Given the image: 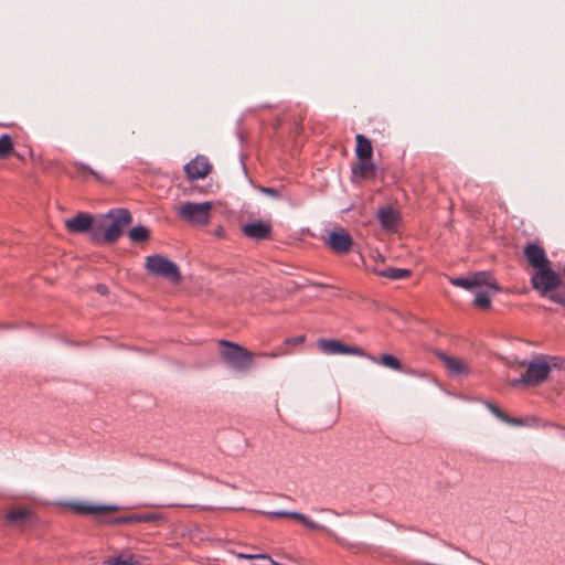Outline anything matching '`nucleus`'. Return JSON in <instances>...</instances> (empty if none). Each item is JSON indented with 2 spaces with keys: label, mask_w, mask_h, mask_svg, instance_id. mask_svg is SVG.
I'll return each instance as SVG.
<instances>
[{
  "label": "nucleus",
  "mask_w": 565,
  "mask_h": 565,
  "mask_svg": "<svg viewBox=\"0 0 565 565\" xmlns=\"http://www.w3.org/2000/svg\"><path fill=\"white\" fill-rule=\"evenodd\" d=\"M449 282L456 287L473 291V305L482 309L489 308L491 306L490 296L500 291V286L491 271H477L465 277H450Z\"/></svg>",
  "instance_id": "nucleus-1"
},
{
  "label": "nucleus",
  "mask_w": 565,
  "mask_h": 565,
  "mask_svg": "<svg viewBox=\"0 0 565 565\" xmlns=\"http://www.w3.org/2000/svg\"><path fill=\"white\" fill-rule=\"evenodd\" d=\"M131 222L132 216L127 209H113L92 228L90 241L97 245L114 244Z\"/></svg>",
  "instance_id": "nucleus-2"
},
{
  "label": "nucleus",
  "mask_w": 565,
  "mask_h": 565,
  "mask_svg": "<svg viewBox=\"0 0 565 565\" xmlns=\"http://www.w3.org/2000/svg\"><path fill=\"white\" fill-rule=\"evenodd\" d=\"M518 365L525 367V373L519 379L512 380L510 382L511 386H536L548 377L552 370L561 369L563 366V360L555 355L536 354L530 361H519Z\"/></svg>",
  "instance_id": "nucleus-3"
},
{
  "label": "nucleus",
  "mask_w": 565,
  "mask_h": 565,
  "mask_svg": "<svg viewBox=\"0 0 565 565\" xmlns=\"http://www.w3.org/2000/svg\"><path fill=\"white\" fill-rule=\"evenodd\" d=\"M218 343L226 348L221 352V356L233 370L247 372L254 366V354L244 347L227 340H220Z\"/></svg>",
  "instance_id": "nucleus-4"
},
{
  "label": "nucleus",
  "mask_w": 565,
  "mask_h": 565,
  "mask_svg": "<svg viewBox=\"0 0 565 565\" xmlns=\"http://www.w3.org/2000/svg\"><path fill=\"white\" fill-rule=\"evenodd\" d=\"M213 203L205 202H184L175 210L178 216L196 226H204L210 222Z\"/></svg>",
  "instance_id": "nucleus-5"
},
{
  "label": "nucleus",
  "mask_w": 565,
  "mask_h": 565,
  "mask_svg": "<svg viewBox=\"0 0 565 565\" xmlns=\"http://www.w3.org/2000/svg\"><path fill=\"white\" fill-rule=\"evenodd\" d=\"M146 269L150 274L172 282H179L181 279L177 264L160 254L150 255L146 258Z\"/></svg>",
  "instance_id": "nucleus-6"
},
{
  "label": "nucleus",
  "mask_w": 565,
  "mask_h": 565,
  "mask_svg": "<svg viewBox=\"0 0 565 565\" xmlns=\"http://www.w3.org/2000/svg\"><path fill=\"white\" fill-rule=\"evenodd\" d=\"M533 288L542 295L553 291L561 285V276L551 269L548 265L537 268L532 277Z\"/></svg>",
  "instance_id": "nucleus-7"
},
{
  "label": "nucleus",
  "mask_w": 565,
  "mask_h": 565,
  "mask_svg": "<svg viewBox=\"0 0 565 565\" xmlns=\"http://www.w3.org/2000/svg\"><path fill=\"white\" fill-rule=\"evenodd\" d=\"M318 348L326 354H352L358 356H366V353L359 347H351L333 339H320Z\"/></svg>",
  "instance_id": "nucleus-8"
},
{
  "label": "nucleus",
  "mask_w": 565,
  "mask_h": 565,
  "mask_svg": "<svg viewBox=\"0 0 565 565\" xmlns=\"http://www.w3.org/2000/svg\"><path fill=\"white\" fill-rule=\"evenodd\" d=\"M66 505L78 514L96 515L98 522L99 519H104L103 516L98 515L100 512L117 511L120 509V507L114 504H90L85 501H72L66 503Z\"/></svg>",
  "instance_id": "nucleus-9"
},
{
  "label": "nucleus",
  "mask_w": 565,
  "mask_h": 565,
  "mask_svg": "<svg viewBox=\"0 0 565 565\" xmlns=\"http://www.w3.org/2000/svg\"><path fill=\"white\" fill-rule=\"evenodd\" d=\"M162 514L158 513H139V514H130L126 516H115L107 519H99V523L106 525H116V524H127V523H139V522H156L162 520Z\"/></svg>",
  "instance_id": "nucleus-10"
},
{
  "label": "nucleus",
  "mask_w": 565,
  "mask_h": 565,
  "mask_svg": "<svg viewBox=\"0 0 565 565\" xmlns=\"http://www.w3.org/2000/svg\"><path fill=\"white\" fill-rule=\"evenodd\" d=\"M104 565H149L146 556H136L129 548L104 559Z\"/></svg>",
  "instance_id": "nucleus-11"
},
{
  "label": "nucleus",
  "mask_w": 565,
  "mask_h": 565,
  "mask_svg": "<svg viewBox=\"0 0 565 565\" xmlns=\"http://www.w3.org/2000/svg\"><path fill=\"white\" fill-rule=\"evenodd\" d=\"M65 226L71 233H85L90 235L92 228L95 226L93 216L87 213H78L74 217L65 221Z\"/></svg>",
  "instance_id": "nucleus-12"
},
{
  "label": "nucleus",
  "mask_w": 565,
  "mask_h": 565,
  "mask_svg": "<svg viewBox=\"0 0 565 565\" xmlns=\"http://www.w3.org/2000/svg\"><path fill=\"white\" fill-rule=\"evenodd\" d=\"M210 169L209 160L203 156H198L184 166L186 175L192 180L204 178Z\"/></svg>",
  "instance_id": "nucleus-13"
},
{
  "label": "nucleus",
  "mask_w": 565,
  "mask_h": 565,
  "mask_svg": "<svg viewBox=\"0 0 565 565\" xmlns=\"http://www.w3.org/2000/svg\"><path fill=\"white\" fill-rule=\"evenodd\" d=\"M242 231L246 237L262 241L270 236L271 227L269 224L258 221L245 224Z\"/></svg>",
  "instance_id": "nucleus-14"
},
{
  "label": "nucleus",
  "mask_w": 565,
  "mask_h": 565,
  "mask_svg": "<svg viewBox=\"0 0 565 565\" xmlns=\"http://www.w3.org/2000/svg\"><path fill=\"white\" fill-rule=\"evenodd\" d=\"M328 244L333 252L338 254H344L350 249L352 239L350 235L343 231L331 232L329 234Z\"/></svg>",
  "instance_id": "nucleus-15"
},
{
  "label": "nucleus",
  "mask_w": 565,
  "mask_h": 565,
  "mask_svg": "<svg viewBox=\"0 0 565 565\" xmlns=\"http://www.w3.org/2000/svg\"><path fill=\"white\" fill-rule=\"evenodd\" d=\"M287 516H290V518H294V519H297L298 521H300L308 529H311V530H323L327 532V534L329 536H331L332 539H334L339 544H342V545H347V542L339 537L332 530L310 520L307 515L302 514V513H299V512H295V511H289L288 512V515Z\"/></svg>",
  "instance_id": "nucleus-16"
},
{
  "label": "nucleus",
  "mask_w": 565,
  "mask_h": 565,
  "mask_svg": "<svg viewBox=\"0 0 565 565\" xmlns=\"http://www.w3.org/2000/svg\"><path fill=\"white\" fill-rule=\"evenodd\" d=\"M524 254L529 263L535 268H541L548 265V259L545 256L544 249L539 245H527L524 249Z\"/></svg>",
  "instance_id": "nucleus-17"
},
{
  "label": "nucleus",
  "mask_w": 565,
  "mask_h": 565,
  "mask_svg": "<svg viewBox=\"0 0 565 565\" xmlns=\"http://www.w3.org/2000/svg\"><path fill=\"white\" fill-rule=\"evenodd\" d=\"M381 226L387 232H394L397 228L399 216L392 207H382L377 212Z\"/></svg>",
  "instance_id": "nucleus-18"
},
{
  "label": "nucleus",
  "mask_w": 565,
  "mask_h": 565,
  "mask_svg": "<svg viewBox=\"0 0 565 565\" xmlns=\"http://www.w3.org/2000/svg\"><path fill=\"white\" fill-rule=\"evenodd\" d=\"M438 356L452 375H463L470 373L469 366L462 360L449 356L445 353H440Z\"/></svg>",
  "instance_id": "nucleus-19"
},
{
  "label": "nucleus",
  "mask_w": 565,
  "mask_h": 565,
  "mask_svg": "<svg viewBox=\"0 0 565 565\" xmlns=\"http://www.w3.org/2000/svg\"><path fill=\"white\" fill-rule=\"evenodd\" d=\"M484 406L491 412L498 419H500L503 423H507L509 425L513 426H525L529 425L527 419H521V418H513L507 414H504L498 406L490 402H484Z\"/></svg>",
  "instance_id": "nucleus-20"
},
{
  "label": "nucleus",
  "mask_w": 565,
  "mask_h": 565,
  "mask_svg": "<svg viewBox=\"0 0 565 565\" xmlns=\"http://www.w3.org/2000/svg\"><path fill=\"white\" fill-rule=\"evenodd\" d=\"M356 148L355 153L360 161L370 160L372 157L371 141L363 135L359 134L355 137Z\"/></svg>",
  "instance_id": "nucleus-21"
},
{
  "label": "nucleus",
  "mask_w": 565,
  "mask_h": 565,
  "mask_svg": "<svg viewBox=\"0 0 565 565\" xmlns=\"http://www.w3.org/2000/svg\"><path fill=\"white\" fill-rule=\"evenodd\" d=\"M372 271L377 276L388 278L392 280H399L408 277L411 275V270L406 268H395L387 267L385 269L373 268Z\"/></svg>",
  "instance_id": "nucleus-22"
},
{
  "label": "nucleus",
  "mask_w": 565,
  "mask_h": 565,
  "mask_svg": "<svg viewBox=\"0 0 565 565\" xmlns=\"http://www.w3.org/2000/svg\"><path fill=\"white\" fill-rule=\"evenodd\" d=\"M31 516V512L28 509H17L9 511L6 514V520L11 525H21L26 522Z\"/></svg>",
  "instance_id": "nucleus-23"
},
{
  "label": "nucleus",
  "mask_w": 565,
  "mask_h": 565,
  "mask_svg": "<svg viewBox=\"0 0 565 565\" xmlns=\"http://www.w3.org/2000/svg\"><path fill=\"white\" fill-rule=\"evenodd\" d=\"M366 356L373 362V363H379L383 366H386V367H390L392 370H395V371H401L402 370V365H401V362L392 354H388V353H384L382 354L381 356V360L377 361L376 359L366 354Z\"/></svg>",
  "instance_id": "nucleus-24"
},
{
  "label": "nucleus",
  "mask_w": 565,
  "mask_h": 565,
  "mask_svg": "<svg viewBox=\"0 0 565 565\" xmlns=\"http://www.w3.org/2000/svg\"><path fill=\"white\" fill-rule=\"evenodd\" d=\"M129 238L134 243H142L148 241L150 233L149 230L143 225L132 227L129 233Z\"/></svg>",
  "instance_id": "nucleus-25"
},
{
  "label": "nucleus",
  "mask_w": 565,
  "mask_h": 565,
  "mask_svg": "<svg viewBox=\"0 0 565 565\" xmlns=\"http://www.w3.org/2000/svg\"><path fill=\"white\" fill-rule=\"evenodd\" d=\"M375 168V164L370 162V160H363L360 161L359 166L353 169V173L360 175L361 178H367L374 174Z\"/></svg>",
  "instance_id": "nucleus-26"
},
{
  "label": "nucleus",
  "mask_w": 565,
  "mask_h": 565,
  "mask_svg": "<svg viewBox=\"0 0 565 565\" xmlns=\"http://www.w3.org/2000/svg\"><path fill=\"white\" fill-rule=\"evenodd\" d=\"M13 149V143L9 135H2L0 137V158L8 157Z\"/></svg>",
  "instance_id": "nucleus-27"
},
{
  "label": "nucleus",
  "mask_w": 565,
  "mask_h": 565,
  "mask_svg": "<svg viewBox=\"0 0 565 565\" xmlns=\"http://www.w3.org/2000/svg\"><path fill=\"white\" fill-rule=\"evenodd\" d=\"M287 352L284 351V350H275L273 352H259L257 353L256 355L257 356H265V358H270V359H275L277 356H280V355H284L286 354Z\"/></svg>",
  "instance_id": "nucleus-28"
},
{
  "label": "nucleus",
  "mask_w": 565,
  "mask_h": 565,
  "mask_svg": "<svg viewBox=\"0 0 565 565\" xmlns=\"http://www.w3.org/2000/svg\"><path fill=\"white\" fill-rule=\"evenodd\" d=\"M237 557L244 558V559L269 558V556L266 554H246V553H238Z\"/></svg>",
  "instance_id": "nucleus-29"
},
{
  "label": "nucleus",
  "mask_w": 565,
  "mask_h": 565,
  "mask_svg": "<svg viewBox=\"0 0 565 565\" xmlns=\"http://www.w3.org/2000/svg\"><path fill=\"white\" fill-rule=\"evenodd\" d=\"M260 192L264 193V194H267L274 199H278L279 198V192L274 189V188H265V186H262L260 189Z\"/></svg>",
  "instance_id": "nucleus-30"
},
{
  "label": "nucleus",
  "mask_w": 565,
  "mask_h": 565,
  "mask_svg": "<svg viewBox=\"0 0 565 565\" xmlns=\"http://www.w3.org/2000/svg\"><path fill=\"white\" fill-rule=\"evenodd\" d=\"M305 341V337L303 335H299V337H295V338H288L286 340V343L288 344H299V343H302Z\"/></svg>",
  "instance_id": "nucleus-31"
},
{
  "label": "nucleus",
  "mask_w": 565,
  "mask_h": 565,
  "mask_svg": "<svg viewBox=\"0 0 565 565\" xmlns=\"http://www.w3.org/2000/svg\"><path fill=\"white\" fill-rule=\"evenodd\" d=\"M96 291L104 296L108 294V288L105 285L99 284L96 286Z\"/></svg>",
  "instance_id": "nucleus-32"
},
{
  "label": "nucleus",
  "mask_w": 565,
  "mask_h": 565,
  "mask_svg": "<svg viewBox=\"0 0 565 565\" xmlns=\"http://www.w3.org/2000/svg\"><path fill=\"white\" fill-rule=\"evenodd\" d=\"M288 512L289 511H274V512H269L268 515L269 516H287L288 515Z\"/></svg>",
  "instance_id": "nucleus-33"
},
{
  "label": "nucleus",
  "mask_w": 565,
  "mask_h": 565,
  "mask_svg": "<svg viewBox=\"0 0 565 565\" xmlns=\"http://www.w3.org/2000/svg\"><path fill=\"white\" fill-rule=\"evenodd\" d=\"M551 299L555 302H558V303H565V299L563 296H558V295H551Z\"/></svg>",
  "instance_id": "nucleus-34"
},
{
  "label": "nucleus",
  "mask_w": 565,
  "mask_h": 565,
  "mask_svg": "<svg viewBox=\"0 0 565 565\" xmlns=\"http://www.w3.org/2000/svg\"><path fill=\"white\" fill-rule=\"evenodd\" d=\"M214 234L217 237H222L224 235V228L222 226H218L217 228H215Z\"/></svg>",
  "instance_id": "nucleus-35"
},
{
  "label": "nucleus",
  "mask_w": 565,
  "mask_h": 565,
  "mask_svg": "<svg viewBox=\"0 0 565 565\" xmlns=\"http://www.w3.org/2000/svg\"><path fill=\"white\" fill-rule=\"evenodd\" d=\"M319 511H321V512H329V513H332L334 515H338V513L335 511L328 510V509H320Z\"/></svg>",
  "instance_id": "nucleus-36"
},
{
  "label": "nucleus",
  "mask_w": 565,
  "mask_h": 565,
  "mask_svg": "<svg viewBox=\"0 0 565 565\" xmlns=\"http://www.w3.org/2000/svg\"><path fill=\"white\" fill-rule=\"evenodd\" d=\"M149 507H154V508H158V507H163L162 504H148Z\"/></svg>",
  "instance_id": "nucleus-37"
},
{
  "label": "nucleus",
  "mask_w": 565,
  "mask_h": 565,
  "mask_svg": "<svg viewBox=\"0 0 565 565\" xmlns=\"http://www.w3.org/2000/svg\"><path fill=\"white\" fill-rule=\"evenodd\" d=\"M87 170H88L90 173H93L94 175H96V177H97V173H96V172H94V170H92V169H89V168H87Z\"/></svg>",
  "instance_id": "nucleus-38"
},
{
  "label": "nucleus",
  "mask_w": 565,
  "mask_h": 565,
  "mask_svg": "<svg viewBox=\"0 0 565 565\" xmlns=\"http://www.w3.org/2000/svg\"><path fill=\"white\" fill-rule=\"evenodd\" d=\"M167 507H179V504L170 503V504H167Z\"/></svg>",
  "instance_id": "nucleus-39"
}]
</instances>
